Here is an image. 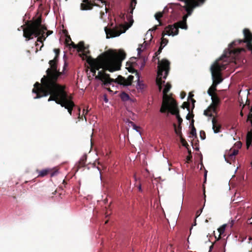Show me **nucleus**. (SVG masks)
Here are the masks:
<instances>
[{
    "instance_id": "1",
    "label": "nucleus",
    "mask_w": 252,
    "mask_h": 252,
    "mask_svg": "<svg viewBox=\"0 0 252 252\" xmlns=\"http://www.w3.org/2000/svg\"><path fill=\"white\" fill-rule=\"evenodd\" d=\"M79 54L83 60L86 59L90 66L91 71L93 76H96V70L102 68V70H108L111 72L120 69L122 62L126 58V54L123 50H120L118 52L109 51L99 56L96 59L92 58L88 56L90 52L89 47L85 46L81 51Z\"/></svg>"
},
{
    "instance_id": "2",
    "label": "nucleus",
    "mask_w": 252,
    "mask_h": 252,
    "mask_svg": "<svg viewBox=\"0 0 252 252\" xmlns=\"http://www.w3.org/2000/svg\"><path fill=\"white\" fill-rule=\"evenodd\" d=\"M58 59L54 58L49 62L50 67L46 70V75H44L41 80V83L36 82L32 89V93L37 94H46L48 92L57 90L65 87L58 83L59 77L63 74L58 70Z\"/></svg>"
},
{
    "instance_id": "3",
    "label": "nucleus",
    "mask_w": 252,
    "mask_h": 252,
    "mask_svg": "<svg viewBox=\"0 0 252 252\" xmlns=\"http://www.w3.org/2000/svg\"><path fill=\"white\" fill-rule=\"evenodd\" d=\"M65 87L58 89L57 90L52 92H47L46 94H37L34 97L35 99L39 98L43 96H46L50 95L48 101H55L56 103L61 105L62 107H64L67 109L68 113L70 115H72V112L75 104L65 91Z\"/></svg>"
},
{
    "instance_id": "4",
    "label": "nucleus",
    "mask_w": 252,
    "mask_h": 252,
    "mask_svg": "<svg viewBox=\"0 0 252 252\" xmlns=\"http://www.w3.org/2000/svg\"><path fill=\"white\" fill-rule=\"evenodd\" d=\"M21 27H24V26ZM45 31H47V28L45 25L42 24V19L39 17L32 23L28 24L26 28H23V36L27 38V40L32 39V35L38 37L37 41L42 43L39 49L41 50L43 46V42L46 39Z\"/></svg>"
},
{
    "instance_id": "5",
    "label": "nucleus",
    "mask_w": 252,
    "mask_h": 252,
    "mask_svg": "<svg viewBox=\"0 0 252 252\" xmlns=\"http://www.w3.org/2000/svg\"><path fill=\"white\" fill-rule=\"evenodd\" d=\"M106 71H98L97 75L95 77V79L102 82V85L107 86L112 83H117L125 86H128L131 85L134 78L133 76L129 75L127 79L121 75H119L116 79H113L110 78V74L106 73Z\"/></svg>"
},
{
    "instance_id": "6",
    "label": "nucleus",
    "mask_w": 252,
    "mask_h": 252,
    "mask_svg": "<svg viewBox=\"0 0 252 252\" xmlns=\"http://www.w3.org/2000/svg\"><path fill=\"white\" fill-rule=\"evenodd\" d=\"M158 76L156 79V83L158 87L159 90L160 91L162 89V85L165 82L164 81H162L163 72L164 71V75L163 78L166 79L169 71L170 62L166 59H163L160 61L158 60Z\"/></svg>"
},
{
    "instance_id": "7",
    "label": "nucleus",
    "mask_w": 252,
    "mask_h": 252,
    "mask_svg": "<svg viewBox=\"0 0 252 252\" xmlns=\"http://www.w3.org/2000/svg\"><path fill=\"white\" fill-rule=\"evenodd\" d=\"M226 68V64H220L216 62L211 67V71L213 81H222L221 71Z\"/></svg>"
},
{
    "instance_id": "8",
    "label": "nucleus",
    "mask_w": 252,
    "mask_h": 252,
    "mask_svg": "<svg viewBox=\"0 0 252 252\" xmlns=\"http://www.w3.org/2000/svg\"><path fill=\"white\" fill-rule=\"evenodd\" d=\"M243 32L245 37L244 40H238L237 41H233L229 45L230 48H232L233 46L236 45L237 42H238V44H240L242 42L246 43L247 45L252 44V33L250 30L249 29H245L244 30Z\"/></svg>"
},
{
    "instance_id": "9",
    "label": "nucleus",
    "mask_w": 252,
    "mask_h": 252,
    "mask_svg": "<svg viewBox=\"0 0 252 252\" xmlns=\"http://www.w3.org/2000/svg\"><path fill=\"white\" fill-rule=\"evenodd\" d=\"M105 32L107 38L110 37H115L119 36L124 32H122L121 29L118 27H115L113 29H108L107 27L105 28Z\"/></svg>"
},
{
    "instance_id": "10",
    "label": "nucleus",
    "mask_w": 252,
    "mask_h": 252,
    "mask_svg": "<svg viewBox=\"0 0 252 252\" xmlns=\"http://www.w3.org/2000/svg\"><path fill=\"white\" fill-rule=\"evenodd\" d=\"M171 113L172 115H176V118L178 120V126H181L183 122V119L180 116L179 110L178 108V104L177 102H172V105H171Z\"/></svg>"
},
{
    "instance_id": "11",
    "label": "nucleus",
    "mask_w": 252,
    "mask_h": 252,
    "mask_svg": "<svg viewBox=\"0 0 252 252\" xmlns=\"http://www.w3.org/2000/svg\"><path fill=\"white\" fill-rule=\"evenodd\" d=\"M171 100L170 99H163L162 101V104L161 105V107L160 109V112L161 113H165L167 110H169L170 112H171Z\"/></svg>"
},
{
    "instance_id": "12",
    "label": "nucleus",
    "mask_w": 252,
    "mask_h": 252,
    "mask_svg": "<svg viewBox=\"0 0 252 252\" xmlns=\"http://www.w3.org/2000/svg\"><path fill=\"white\" fill-rule=\"evenodd\" d=\"M171 88V85L170 84V83L167 82L166 83V85L165 86V88L163 91V99H167L171 100V105H172L173 101H174V102H176V101L171 96H170L167 94V93L170 91Z\"/></svg>"
},
{
    "instance_id": "13",
    "label": "nucleus",
    "mask_w": 252,
    "mask_h": 252,
    "mask_svg": "<svg viewBox=\"0 0 252 252\" xmlns=\"http://www.w3.org/2000/svg\"><path fill=\"white\" fill-rule=\"evenodd\" d=\"M36 172L38 173L37 177H44L49 173L50 174L51 177H53L57 173V171L52 172L51 169H43L42 170H36Z\"/></svg>"
},
{
    "instance_id": "14",
    "label": "nucleus",
    "mask_w": 252,
    "mask_h": 252,
    "mask_svg": "<svg viewBox=\"0 0 252 252\" xmlns=\"http://www.w3.org/2000/svg\"><path fill=\"white\" fill-rule=\"evenodd\" d=\"M67 46H68L69 48L72 47L74 49H76L77 52L80 53L84 48V42L83 41H80L78 44H75L73 42L71 41Z\"/></svg>"
},
{
    "instance_id": "15",
    "label": "nucleus",
    "mask_w": 252,
    "mask_h": 252,
    "mask_svg": "<svg viewBox=\"0 0 252 252\" xmlns=\"http://www.w3.org/2000/svg\"><path fill=\"white\" fill-rule=\"evenodd\" d=\"M213 124V129L215 133H217L220 132L221 128V126L220 124L217 120L215 118H213L212 120Z\"/></svg>"
},
{
    "instance_id": "16",
    "label": "nucleus",
    "mask_w": 252,
    "mask_h": 252,
    "mask_svg": "<svg viewBox=\"0 0 252 252\" xmlns=\"http://www.w3.org/2000/svg\"><path fill=\"white\" fill-rule=\"evenodd\" d=\"M213 113H216L217 109L216 108H214L213 105H210L207 109L204 110V115L208 116V117H212L213 116Z\"/></svg>"
},
{
    "instance_id": "17",
    "label": "nucleus",
    "mask_w": 252,
    "mask_h": 252,
    "mask_svg": "<svg viewBox=\"0 0 252 252\" xmlns=\"http://www.w3.org/2000/svg\"><path fill=\"white\" fill-rule=\"evenodd\" d=\"M245 51L246 50L243 48H234L230 50L229 54L230 55L236 57L238 56L242 52H245Z\"/></svg>"
},
{
    "instance_id": "18",
    "label": "nucleus",
    "mask_w": 252,
    "mask_h": 252,
    "mask_svg": "<svg viewBox=\"0 0 252 252\" xmlns=\"http://www.w3.org/2000/svg\"><path fill=\"white\" fill-rule=\"evenodd\" d=\"M210 96H211V99L212 101V103L211 104V105H213L214 108H216V109H217V106L220 103V98L216 94Z\"/></svg>"
},
{
    "instance_id": "19",
    "label": "nucleus",
    "mask_w": 252,
    "mask_h": 252,
    "mask_svg": "<svg viewBox=\"0 0 252 252\" xmlns=\"http://www.w3.org/2000/svg\"><path fill=\"white\" fill-rule=\"evenodd\" d=\"M246 146L248 149L250 146H252V132H248L246 136Z\"/></svg>"
},
{
    "instance_id": "20",
    "label": "nucleus",
    "mask_w": 252,
    "mask_h": 252,
    "mask_svg": "<svg viewBox=\"0 0 252 252\" xmlns=\"http://www.w3.org/2000/svg\"><path fill=\"white\" fill-rule=\"evenodd\" d=\"M168 35L166 32L165 31V29L162 32V37L161 38V42H160V45L162 46H164V47L168 43V40L165 38L164 37L165 35Z\"/></svg>"
},
{
    "instance_id": "21",
    "label": "nucleus",
    "mask_w": 252,
    "mask_h": 252,
    "mask_svg": "<svg viewBox=\"0 0 252 252\" xmlns=\"http://www.w3.org/2000/svg\"><path fill=\"white\" fill-rule=\"evenodd\" d=\"M91 165L93 167H96L100 172L102 169H104L105 168V167L99 161H95L94 163L92 164Z\"/></svg>"
},
{
    "instance_id": "22",
    "label": "nucleus",
    "mask_w": 252,
    "mask_h": 252,
    "mask_svg": "<svg viewBox=\"0 0 252 252\" xmlns=\"http://www.w3.org/2000/svg\"><path fill=\"white\" fill-rule=\"evenodd\" d=\"M173 126L174 127V130L176 134L180 137H182V133L181 131L182 126H178L177 127V126L175 124H173Z\"/></svg>"
},
{
    "instance_id": "23",
    "label": "nucleus",
    "mask_w": 252,
    "mask_h": 252,
    "mask_svg": "<svg viewBox=\"0 0 252 252\" xmlns=\"http://www.w3.org/2000/svg\"><path fill=\"white\" fill-rule=\"evenodd\" d=\"M120 97L121 99L124 101H127L130 98L129 95L125 92H123L120 94Z\"/></svg>"
},
{
    "instance_id": "24",
    "label": "nucleus",
    "mask_w": 252,
    "mask_h": 252,
    "mask_svg": "<svg viewBox=\"0 0 252 252\" xmlns=\"http://www.w3.org/2000/svg\"><path fill=\"white\" fill-rule=\"evenodd\" d=\"M86 159H87V156L85 155L79 161V163H78L79 168H81V167L85 166Z\"/></svg>"
},
{
    "instance_id": "25",
    "label": "nucleus",
    "mask_w": 252,
    "mask_h": 252,
    "mask_svg": "<svg viewBox=\"0 0 252 252\" xmlns=\"http://www.w3.org/2000/svg\"><path fill=\"white\" fill-rule=\"evenodd\" d=\"M238 153V150L236 149H231L229 152L228 155L229 157L232 159L235 157L236 155H237Z\"/></svg>"
},
{
    "instance_id": "26",
    "label": "nucleus",
    "mask_w": 252,
    "mask_h": 252,
    "mask_svg": "<svg viewBox=\"0 0 252 252\" xmlns=\"http://www.w3.org/2000/svg\"><path fill=\"white\" fill-rule=\"evenodd\" d=\"M165 8L164 9L162 12H158L155 14V19L158 21H159L160 18H162L163 16L164 13H165Z\"/></svg>"
},
{
    "instance_id": "27",
    "label": "nucleus",
    "mask_w": 252,
    "mask_h": 252,
    "mask_svg": "<svg viewBox=\"0 0 252 252\" xmlns=\"http://www.w3.org/2000/svg\"><path fill=\"white\" fill-rule=\"evenodd\" d=\"M226 226V224H223L218 229V230L220 233V234H219L220 237V236L222 234H223V233L224 232Z\"/></svg>"
},
{
    "instance_id": "28",
    "label": "nucleus",
    "mask_w": 252,
    "mask_h": 252,
    "mask_svg": "<svg viewBox=\"0 0 252 252\" xmlns=\"http://www.w3.org/2000/svg\"><path fill=\"white\" fill-rule=\"evenodd\" d=\"M190 137L191 136L192 137H197V134H196V128H195V126L191 127V130H190Z\"/></svg>"
},
{
    "instance_id": "29",
    "label": "nucleus",
    "mask_w": 252,
    "mask_h": 252,
    "mask_svg": "<svg viewBox=\"0 0 252 252\" xmlns=\"http://www.w3.org/2000/svg\"><path fill=\"white\" fill-rule=\"evenodd\" d=\"M180 138L182 145L185 147L187 149H188V147L189 146V145H188L186 140L184 138H183V137H180Z\"/></svg>"
},
{
    "instance_id": "30",
    "label": "nucleus",
    "mask_w": 252,
    "mask_h": 252,
    "mask_svg": "<svg viewBox=\"0 0 252 252\" xmlns=\"http://www.w3.org/2000/svg\"><path fill=\"white\" fill-rule=\"evenodd\" d=\"M217 91V89H214L212 86H211L208 89L207 93L209 95H212L216 94L214 92Z\"/></svg>"
},
{
    "instance_id": "31",
    "label": "nucleus",
    "mask_w": 252,
    "mask_h": 252,
    "mask_svg": "<svg viewBox=\"0 0 252 252\" xmlns=\"http://www.w3.org/2000/svg\"><path fill=\"white\" fill-rule=\"evenodd\" d=\"M181 107L183 109L187 108L189 112V103L188 102H184Z\"/></svg>"
},
{
    "instance_id": "32",
    "label": "nucleus",
    "mask_w": 252,
    "mask_h": 252,
    "mask_svg": "<svg viewBox=\"0 0 252 252\" xmlns=\"http://www.w3.org/2000/svg\"><path fill=\"white\" fill-rule=\"evenodd\" d=\"M193 95H194L193 94H192V93H189V98L191 99V102H192V105H193V108H194V103L195 102V100L192 98Z\"/></svg>"
},
{
    "instance_id": "33",
    "label": "nucleus",
    "mask_w": 252,
    "mask_h": 252,
    "mask_svg": "<svg viewBox=\"0 0 252 252\" xmlns=\"http://www.w3.org/2000/svg\"><path fill=\"white\" fill-rule=\"evenodd\" d=\"M200 137L202 140H204L206 138V133L204 131L201 130L200 131Z\"/></svg>"
},
{
    "instance_id": "34",
    "label": "nucleus",
    "mask_w": 252,
    "mask_h": 252,
    "mask_svg": "<svg viewBox=\"0 0 252 252\" xmlns=\"http://www.w3.org/2000/svg\"><path fill=\"white\" fill-rule=\"evenodd\" d=\"M221 82V80L220 81H213V83L211 86H212V88H213L214 89H216L217 86L218 84H220Z\"/></svg>"
},
{
    "instance_id": "35",
    "label": "nucleus",
    "mask_w": 252,
    "mask_h": 252,
    "mask_svg": "<svg viewBox=\"0 0 252 252\" xmlns=\"http://www.w3.org/2000/svg\"><path fill=\"white\" fill-rule=\"evenodd\" d=\"M71 39L69 35H67L66 36V39H65V43L66 44V45L67 46V45H69V42H71Z\"/></svg>"
},
{
    "instance_id": "36",
    "label": "nucleus",
    "mask_w": 252,
    "mask_h": 252,
    "mask_svg": "<svg viewBox=\"0 0 252 252\" xmlns=\"http://www.w3.org/2000/svg\"><path fill=\"white\" fill-rule=\"evenodd\" d=\"M54 52L56 54V56L54 58L58 59L60 53V50L59 49H55Z\"/></svg>"
},
{
    "instance_id": "37",
    "label": "nucleus",
    "mask_w": 252,
    "mask_h": 252,
    "mask_svg": "<svg viewBox=\"0 0 252 252\" xmlns=\"http://www.w3.org/2000/svg\"><path fill=\"white\" fill-rule=\"evenodd\" d=\"M193 117H194V114H193L192 112L191 113H189L187 115L186 119L188 120H189L190 119L192 120V119H193Z\"/></svg>"
},
{
    "instance_id": "38",
    "label": "nucleus",
    "mask_w": 252,
    "mask_h": 252,
    "mask_svg": "<svg viewBox=\"0 0 252 252\" xmlns=\"http://www.w3.org/2000/svg\"><path fill=\"white\" fill-rule=\"evenodd\" d=\"M250 121L251 123V125L252 126V113H250L248 116L247 121ZM248 132H252V130L249 131Z\"/></svg>"
},
{
    "instance_id": "39",
    "label": "nucleus",
    "mask_w": 252,
    "mask_h": 252,
    "mask_svg": "<svg viewBox=\"0 0 252 252\" xmlns=\"http://www.w3.org/2000/svg\"><path fill=\"white\" fill-rule=\"evenodd\" d=\"M164 46L160 45L158 50L156 53V56H158V55L160 54Z\"/></svg>"
},
{
    "instance_id": "40",
    "label": "nucleus",
    "mask_w": 252,
    "mask_h": 252,
    "mask_svg": "<svg viewBox=\"0 0 252 252\" xmlns=\"http://www.w3.org/2000/svg\"><path fill=\"white\" fill-rule=\"evenodd\" d=\"M135 5L136 4H135L134 2H132V0H131V2H130V7L131 8V10L130 11L131 13H132L133 10L135 8Z\"/></svg>"
},
{
    "instance_id": "41",
    "label": "nucleus",
    "mask_w": 252,
    "mask_h": 252,
    "mask_svg": "<svg viewBox=\"0 0 252 252\" xmlns=\"http://www.w3.org/2000/svg\"><path fill=\"white\" fill-rule=\"evenodd\" d=\"M158 26H154L152 29H150V30L147 32L146 35H147V34H149V31H155L157 30V29H158Z\"/></svg>"
},
{
    "instance_id": "42",
    "label": "nucleus",
    "mask_w": 252,
    "mask_h": 252,
    "mask_svg": "<svg viewBox=\"0 0 252 252\" xmlns=\"http://www.w3.org/2000/svg\"><path fill=\"white\" fill-rule=\"evenodd\" d=\"M52 33H53V31H47V32L46 33H45V35L46 38L47 36H48L49 35H50V34H51Z\"/></svg>"
},
{
    "instance_id": "43",
    "label": "nucleus",
    "mask_w": 252,
    "mask_h": 252,
    "mask_svg": "<svg viewBox=\"0 0 252 252\" xmlns=\"http://www.w3.org/2000/svg\"><path fill=\"white\" fill-rule=\"evenodd\" d=\"M191 158H192V156H191V155H190H190H189L187 157V158H186L187 160V161H188V162H189V161H191Z\"/></svg>"
},
{
    "instance_id": "44",
    "label": "nucleus",
    "mask_w": 252,
    "mask_h": 252,
    "mask_svg": "<svg viewBox=\"0 0 252 252\" xmlns=\"http://www.w3.org/2000/svg\"><path fill=\"white\" fill-rule=\"evenodd\" d=\"M78 115H79L78 118L79 119L83 120V115L82 116L80 115V108L79 107H78Z\"/></svg>"
},
{
    "instance_id": "45",
    "label": "nucleus",
    "mask_w": 252,
    "mask_h": 252,
    "mask_svg": "<svg viewBox=\"0 0 252 252\" xmlns=\"http://www.w3.org/2000/svg\"><path fill=\"white\" fill-rule=\"evenodd\" d=\"M247 48L249 51H251V53L252 54V44L251 45H247Z\"/></svg>"
},
{
    "instance_id": "46",
    "label": "nucleus",
    "mask_w": 252,
    "mask_h": 252,
    "mask_svg": "<svg viewBox=\"0 0 252 252\" xmlns=\"http://www.w3.org/2000/svg\"><path fill=\"white\" fill-rule=\"evenodd\" d=\"M194 120L193 119H192V120L191 121L190 125V127L194 126Z\"/></svg>"
},
{
    "instance_id": "47",
    "label": "nucleus",
    "mask_w": 252,
    "mask_h": 252,
    "mask_svg": "<svg viewBox=\"0 0 252 252\" xmlns=\"http://www.w3.org/2000/svg\"><path fill=\"white\" fill-rule=\"evenodd\" d=\"M185 95H186V93H184V92L182 93L181 94V97H182V98H183L185 96Z\"/></svg>"
},
{
    "instance_id": "48",
    "label": "nucleus",
    "mask_w": 252,
    "mask_h": 252,
    "mask_svg": "<svg viewBox=\"0 0 252 252\" xmlns=\"http://www.w3.org/2000/svg\"><path fill=\"white\" fill-rule=\"evenodd\" d=\"M158 22H159V25H158V26H162V23L161 22V20H160V21H158Z\"/></svg>"
},
{
    "instance_id": "49",
    "label": "nucleus",
    "mask_w": 252,
    "mask_h": 252,
    "mask_svg": "<svg viewBox=\"0 0 252 252\" xmlns=\"http://www.w3.org/2000/svg\"><path fill=\"white\" fill-rule=\"evenodd\" d=\"M213 248V244H212L210 247V250H209V252L212 251V249Z\"/></svg>"
},
{
    "instance_id": "50",
    "label": "nucleus",
    "mask_w": 252,
    "mask_h": 252,
    "mask_svg": "<svg viewBox=\"0 0 252 252\" xmlns=\"http://www.w3.org/2000/svg\"><path fill=\"white\" fill-rule=\"evenodd\" d=\"M88 112V111L87 110V112H86V113H85V114L84 115V118H85V121H87V119H86V118L85 115L87 114Z\"/></svg>"
},
{
    "instance_id": "51",
    "label": "nucleus",
    "mask_w": 252,
    "mask_h": 252,
    "mask_svg": "<svg viewBox=\"0 0 252 252\" xmlns=\"http://www.w3.org/2000/svg\"><path fill=\"white\" fill-rule=\"evenodd\" d=\"M187 149L188 150L189 155H190V154L191 155L190 150H189V148Z\"/></svg>"
},
{
    "instance_id": "52",
    "label": "nucleus",
    "mask_w": 252,
    "mask_h": 252,
    "mask_svg": "<svg viewBox=\"0 0 252 252\" xmlns=\"http://www.w3.org/2000/svg\"><path fill=\"white\" fill-rule=\"evenodd\" d=\"M132 2H134L135 4H136V0H132Z\"/></svg>"
},
{
    "instance_id": "53",
    "label": "nucleus",
    "mask_w": 252,
    "mask_h": 252,
    "mask_svg": "<svg viewBox=\"0 0 252 252\" xmlns=\"http://www.w3.org/2000/svg\"><path fill=\"white\" fill-rule=\"evenodd\" d=\"M105 214H106V217H107L110 215V214H108L107 213V212H106V213H105Z\"/></svg>"
},
{
    "instance_id": "54",
    "label": "nucleus",
    "mask_w": 252,
    "mask_h": 252,
    "mask_svg": "<svg viewBox=\"0 0 252 252\" xmlns=\"http://www.w3.org/2000/svg\"><path fill=\"white\" fill-rule=\"evenodd\" d=\"M138 52L139 53L141 51V49L140 48H138Z\"/></svg>"
},
{
    "instance_id": "55",
    "label": "nucleus",
    "mask_w": 252,
    "mask_h": 252,
    "mask_svg": "<svg viewBox=\"0 0 252 252\" xmlns=\"http://www.w3.org/2000/svg\"><path fill=\"white\" fill-rule=\"evenodd\" d=\"M150 36H151V39H150V40H152V39L153 37H152V35L151 33H150Z\"/></svg>"
},
{
    "instance_id": "56",
    "label": "nucleus",
    "mask_w": 252,
    "mask_h": 252,
    "mask_svg": "<svg viewBox=\"0 0 252 252\" xmlns=\"http://www.w3.org/2000/svg\"><path fill=\"white\" fill-rule=\"evenodd\" d=\"M252 107L250 109V113H252Z\"/></svg>"
},
{
    "instance_id": "57",
    "label": "nucleus",
    "mask_w": 252,
    "mask_h": 252,
    "mask_svg": "<svg viewBox=\"0 0 252 252\" xmlns=\"http://www.w3.org/2000/svg\"><path fill=\"white\" fill-rule=\"evenodd\" d=\"M240 115L243 116V112L241 111V113H240Z\"/></svg>"
},
{
    "instance_id": "58",
    "label": "nucleus",
    "mask_w": 252,
    "mask_h": 252,
    "mask_svg": "<svg viewBox=\"0 0 252 252\" xmlns=\"http://www.w3.org/2000/svg\"><path fill=\"white\" fill-rule=\"evenodd\" d=\"M108 222V220H106L105 222V224L107 223Z\"/></svg>"
},
{
    "instance_id": "59",
    "label": "nucleus",
    "mask_w": 252,
    "mask_h": 252,
    "mask_svg": "<svg viewBox=\"0 0 252 252\" xmlns=\"http://www.w3.org/2000/svg\"><path fill=\"white\" fill-rule=\"evenodd\" d=\"M249 240H252V237H250V238H249Z\"/></svg>"
},
{
    "instance_id": "60",
    "label": "nucleus",
    "mask_w": 252,
    "mask_h": 252,
    "mask_svg": "<svg viewBox=\"0 0 252 252\" xmlns=\"http://www.w3.org/2000/svg\"><path fill=\"white\" fill-rule=\"evenodd\" d=\"M105 100L106 102L107 101V99L106 98L105 99Z\"/></svg>"
},
{
    "instance_id": "61",
    "label": "nucleus",
    "mask_w": 252,
    "mask_h": 252,
    "mask_svg": "<svg viewBox=\"0 0 252 252\" xmlns=\"http://www.w3.org/2000/svg\"><path fill=\"white\" fill-rule=\"evenodd\" d=\"M144 43H146V44H147L146 41H144Z\"/></svg>"
},
{
    "instance_id": "62",
    "label": "nucleus",
    "mask_w": 252,
    "mask_h": 252,
    "mask_svg": "<svg viewBox=\"0 0 252 252\" xmlns=\"http://www.w3.org/2000/svg\"><path fill=\"white\" fill-rule=\"evenodd\" d=\"M28 183V181H25L24 183H25V184H26V183Z\"/></svg>"
},
{
    "instance_id": "63",
    "label": "nucleus",
    "mask_w": 252,
    "mask_h": 252,
    "mask_svg": "<svg viewBox=\"0 0 252 252\" xmlns=\"http://www.w3.org/2000/svg\"><path fill=\"white\" fill-rule=\"evenodd\" d=\"M66 1H67V0H65Z\"/></svg>"
},
{
    "instance_id": "64",
    "label": "nucleus",
    "mask_w": 252,
    "mask_h": 252,
    "mask_svg": "<svg viewBox=\"0 0 252 252\" xmlns=\"http://www.w3.org/2000/svg\"><path fill=\"white\" fill-rule=\"evenodd\" d=\"M251 224H252V222L251 223Z\"/></svg>"
}]
</instances>
